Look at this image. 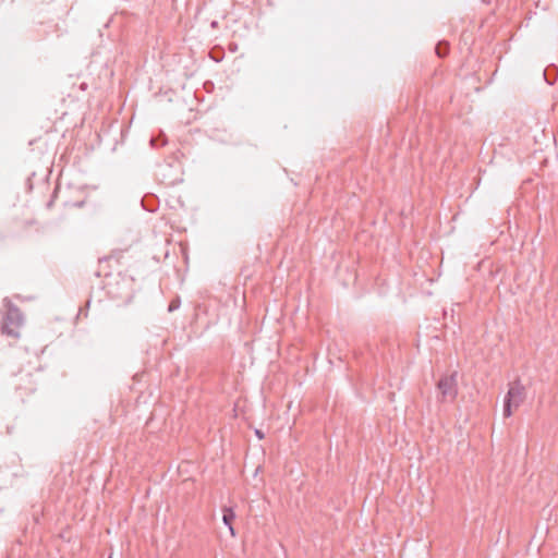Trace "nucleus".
I'll use <instances>...</instances> for the list:
<instances>
[{
	"label": "nucleus",
	"mask_w": 558,
	"mask_h": 558,
	"mask_svg": "<svg viewBox=\"0 0 558 558\" xmlns=\"http://www.w3.org/2000/svg\"><path fill=\"white\" fill-rule=\"evenodd\" d=\"M255 435H256L259 439H263V438H264V434H263V432H262V430H259V429H256V430H255Z\"/></svg>",
	"instance_id": "nucleus-10"
},
{
	"label": "nucleus",
	"mask_w": 558,
	"mask_h": 558,
	"mask_svg": "<svg viewBox=\"0 0 558 558\" xmlns=\"http://www.w3.org/2000/svg\"><path fill=\"white\" fill-rule=\"evenodd\" d=\"M179 305H180V302L178 300H173V301L170 302L168 311L169 312H173L177 308H179Z\"/></svg>",
	"instance_id": "nucleus-9"
},
{
	"label": "nucleus",
	"mask_w": 558,
	"mask_h": 558,
	"mask_svg": "<svg viewBox=\"0 0 558 558\" xmlns=\"http://www.w3.org/2000/svg\"><path fill=\"white\" fill-rule=\"evenodd\" d=\"M112 258H113V256H109V257H105V258L99 259V267H100V269H99L98 274L101 271L102 267L106 264H108Z\"/></svg>",
	"instance_id": "nucleus-8"
},
{
	"label": "nucleus",
	"mask_w": 558,
	"mask_h": 558,
	"mask_svg": "<svg viewBox=\"0 0 558 558\" xmlns=\"http://www.w3.org/2000/svg\"><path fill=\"white\" fill-rule=\"evenodd\" d=\"M107 278L106 287L108 293L116 299L130 302L134 295V279L128 275L122 276L118 274L117 277H111L109 274L105 275Z\"/></svg>",
	"instance_id": "nucleus-2"
},
{
	"label": "nucleus",
	"mask_w": 558,
	"mask_h": 558,
	"mask_svg": "<svg viewBox=\"0 0 558 558\" xmlns=\"http://www.w3.org/2000/svg\"><path fill=\"white\" fill-rule=\"evenodd\" d=\"M217 25V22H213L211 26L215 27Z\"/></svg>",
	"instance_id": "nucleus-11"
},
{
	"label": "nucleus",
	"mask_w": 558,
	"mask_h": 558,
	"mask_svg": "<svg viewBox=\"0 0 558 558\" xmlns=\"http://www.w3.org/2000/svg\"><path fill=\"white\" fill-rule=\"evenodd\" d=\"M437 388L440 393L441 402H452L458 395L457 373L444 376L439 379Z\"/></svg>",
	"instance_id": "nucleus-4"
},
{
	"label": "nucleus",
	"mask_w": 558,
	"mask_h": 558,
	"mask_svg": "<svg viewBox=\"0 0 558 558\" xmlns=\"http://www.w3.org/2000/svg\"><path fill=\"white\" fill-rule=\"evenodd\" d=\"M109 558H111V557H109Z\"/></svg>",
	"instance_id": "nucleus-12"
},
{
	"label": "nucleus",
	"mask_w": 558,
	"mask_h": 558,
	"mask_svg": "<svg viewBox=\"0 0 558 558\" xmlns=\"http://www.w3.org/2000/svg\"><path fill=\"white\" fill-rule=\"evenodd\" d=\"M89 304H90V302H89V301H87V302H86L85 307H81V308H80V311H78V313H77V318H80V317H82V316H83V317H87V315H88V307H89Z\"/></svg>",
	"instance_id": "nucleus-7"
},
{
	"label": "nucleus",
	"mask_w": 558,
	"mask_h": 558,
	"mask_svg": "<svg viewBox=\"0 0 558 558\" xmlns=\"http://www.w3.org/2000/svg\"><path fill=\"white\" fill-rule=\"evenodd\" d=\"M235 519V513L232 508H225L222 510V521L226 526H228L231 535H234V529L232 526V522Z\"/></svg>",
	"instance_id": "nucleus-5"
},
{
	"label": "nucleus",
	"mask_w": 558,
	"mask_h": 558,
	"mask_svg": "<svg viewBox=\"0 0 558 558\" xmlns=\"http://www.w3.org/2000/svg\"><path fill=\"white\" fill-rule=\"evenodd\" d=\"M436 54L444 58L449 53V44L447 41H439L435 48Z\"/></svg>",
	"instance_id": "nucleus-6"
},
{
	"label": "nucleus",
	"mask_w": 558,
	"mask_h": 558,
	"mask_svg": "<svg viewBox=\"0 0 558 558\" xmlns=\"http://www.w3.org/2000/svg\"><path fill=\"white\" fill-rule=\"evenodd\" d=\"M3 305L5 310L1 323V333L19 339L21 337V328L24 325V315L8 298L3 300Z\"/></svg>",
	"instance_id": "nucleus-1"
},
{
	"label": "nucleus",
	"mask_w": 558,
	"mask_h": 558,
	"mask_svg": "<svg viewBox=\"0 0 558 558\" xmlns=\"http://www.w3.org/2000/svg\"><path fill=\"white\" fill-rule=\"evenodd\" d=\"M526 391L520 379H515L509 384L508 392L504 401V416L509 417L512 409L519 408L525 400Z\"/></svg>",
	"instance_id": "nucleus-3"
}]
</instances>
